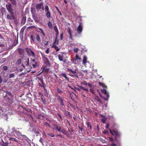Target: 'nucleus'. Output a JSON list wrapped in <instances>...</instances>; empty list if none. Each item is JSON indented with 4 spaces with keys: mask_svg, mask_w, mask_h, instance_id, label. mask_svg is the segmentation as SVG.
Here are the masks:
<instances>
[{
    "mask_svg": "<svg viewBox=\"0 0 146 146\" xmlns=\"http://www.w3.org/2000/svg\"><path fill=\"white\" fill-rule=\"evenodd\" d=\"M15 133L17 136H19V135H21L22 136H26L25 135H21V133L19 131H15Z\"/></svg>",
    "mask_w": 146,
    "mask_h": 146,
    "instance_id": "obj_24",
    "label": "nucleus"
},
{
    "mask_svg": "<svg viewBox=\"0 0 146 146\" xmlns=\"http://www.w3.org/2000/svg\"><path fill=\"white\" fill-rule=\"evenodd\" d=\"M43 5V4L42 3L36 4V9L37 10H40L41 9Z\"/></svg>",
    "mask_w": 146,
    "mask_h": 146,
    "instance_id": "obj_14",
    "label": "nucleus"
},
{
    "mask_svg": "<svg viewBox=\"0 0 146 146\" xmlns=\"http://www.w3.org/2000/svg\"><path fill=\"white\" fill-rule=\"evenodd\" d=\"M82 90L86 91L87 92H88L89 91L88 89L85 88L83 87H82Z\"/></svg>",
    "mask_w": 146,
    "mask_h": 146,
    "instance_id": "obj_47",
    "label": "nucleus"
},
{
    "mask_svg": "<svg viewBox=\"0 0 146 146\" xmlns=\"http://www.w3.org/2000/svg\"><path fill=\"white\" fill-rule=\"evenodd\" d=\"M43 123L44 125H45L48 126L49 128H50L51 127V126L50 125V124H48V123L44 122Z\"/></svg>",
    "mask_w": 146,
    "mask_h": 146,
    "instance_id": "obj_37",
    "label": "nucleus"
},
{
    "mask_svg": "<svg viewBox=\"0 0 146 146\" xmlns=\"http://www.w3.org/2000/svg\"><path fill=\"white\" fill-rule=\"evenodd\" d=\"M5 6L7 10L10 14H11L12 15L13 14V9L12 8L11 4L9 3L8 4H6Z\"/></svg>",
    "mask_w": 146,
    "mask_h": 146,
    "instance_id": "obj_9",
    "label": "nucleus"
},
{
    "mask_svg": "<svg viewBox=\"0 0 146 146\" xmlns=\"http://www.w3.org/2000/svg\"><path fill=\"white\" fill-rule=\"evenodd\" d=\"M98 84L100 86H101L103 88H107V86L102 83L99 82L98 83Z\"/></svg>",
    "mask_w": 146,
    "mask_h": 146,
    "instance_id": "obj_20",
    "label": "nucleus"
},
{
    "mask_svg": "<svg viewBox=\"0 0 146 146\" xmlns=\"http://www.w3.org/2000/svg\"><path fill=\"white\" fill-rule=\"evenodd\" d=\"M57 91L58 93H61L62 92V91L60 89L58 88H57Z\"/></svg>",
    "mask_w": 146,
    "mask_h": 146,
    "instance_id": "obj_40",
    "label": "nucleus"
},
{
    "mask_svg": "<svg viewBox=\"0 0 146 146\" xmlns=\"http://www.w3.org/2000/svg\"><path fill=\"white\" fill-rule=\"evenodd\" d=\"M45 52L46 54H48L49 53V48H47L45 50Z\"/></svg>",
    "mask_w": 146,
    "mask_h": 146,
    "instance_id": "obj_53",
    "label": "nucleus"
},
{
    "mask_svg": "<svg viewBox=\"0 0 146 146\" xmlns=\"http://www.w3.org/2000/svg\"><path fill=\"white\" fill-rule=\"evenodd\" d=\"M22 60L23 61V64L22 63V66L24 68H25L24 64L26 66H29V58L26 57L24 59H23V58H22Z\"/></svg>",
    "mask_w": 146,
    "mask_h": 146,
    "instance_id": "obj_4",
    "label": "nucleus"
},
{
    "mask_svg": "<svg viewBox=\"0 0 146 146\" xmlns=\"http://www.w3.org/2000/svg\"><path fill=\"white\" fill-rule=\"evenodd\" d=\"M38 29L41 31L42 33V34L43 36H44L45 35V34L44 32L43 31L41 28H38Z\"/></svg>",
    "mask_w": 146,
    "mask_h": 146,
    "instance_id": "obj_38",
    "label": "nucleus"
},
{
    "mask_svg": "<svg viewBox=\"0 0 146 146\" xmlns=\"http://www.w3.org/2000/svg\"><path fill=\"white\" fill-rule=\"evenodd\" d=\"M56 97L58 100V102H60V105L61 106H64V100L62 97L59 95H57Z\"/></svg>",
    "mask_w": 146,
    "mask_h": 146,
    "instance_id": "obj_6",
    "label": "nucleus"
},
{
    "mask_svg": "<svg viewBox=\"0 0 146 146\" xmlns=\"http://www.w3.org/2000/svg\"><path fill=\"white\" fill-rule=\"evenodd\" d=\"M8 144V142H5L3 141L1 145L3 146H7Z\"/></svg>",
    "mask_w": 146,
    "mask_h": 146,
    "instance_id": "obj_32",
    "label": "nucleus"
},
{
    "mask_svg": "<svg viewBox=\"0 0 146 146\" xmlns=\"http://www.w3.org/2000/svg\"><path fill=\"white\" fill-rule=\"evenodd\" d=\"M26 21V17H23L22 19L21 24L24 25L25 24Z\"/></svg>",
    "mask_w": 146,
    "mask_h": 146,
    "instance_id": "obj_18",
    "label": "nucleus"
},
{
    "mask_svg": "<svg viewBox=\"0 0 146 146\" xmlns=\"http://www.w3.org/2000/svg\"><path fill=\"white\" fill-rule=\"evenodd\" d=\"M28 20L29 22H33V20L30 18H29L28 19Z\"/></svg>",
    "mask_w": 146,
    "mask_h": 146,
    "instance_id": "obj_58",
    "label": "nucleus"
},
{
    "mask_svg": "<svg viewBox=\"0 0 146 146\" xmlns=\"http://www.w3.org/2000/svg\"><path fill=\"white\" fill-rule=\"evenodd\" d=\"M38 95L39 96H41V97H43V93L41 92H39L38 93Z\"/></svg>",
    "mask_w": 146,
    "mask_h": 146,
    "instance_id": "obj_52",
    "label": "nucleus"
},
{
    "mask_svg": "<svg viewBox=\"0 0 146 146\" xmlns=\"http://www.w3.org/2000/svg\"><path fill=\"white\" fill-rule=\"evenodd\" d=\"M77 30L78 33V34H81L83 30L82 27L81 25V24H79V26L78 27Z\"/></svg>",
    "mask_w": 146,
    "mask_h": 146,
    "instance_id": "obj_11",
    "label": "nucleus"
},
{
    "mask_svg": "<svg viewBox=\"0 0 146 146\" xmlns=\"http://www.w3.org/2000/svg\"><path fill=\"white\" fill-rule=\"evenodd\" d=\"M83 125H84L83 124H82V125L81 127L79 125H78V127L80 130L82 132V131L83 130Z\"/></svg>",
    "mask_w": 146,
    "mask_h": 146,
    "instance_id": "obj_34",
    "label": "nucleus"
},
{
    "mask_svg": "<svg viewBox=\"0 0 146 146\" xmlns=\"http://www.w3.org/2000/svg\"><path fill=\"white\" fill-rule=\"evenodd\" d=\"M57 137H58V136H59V137H60L61 138H64V137H63V136H62V135H61V134H58L57 135Z\"/></svg>",
    "mask_w": 146,
    "mask_h": 146,
    "instance_id": "obj_64",
    "label": "nucleus"
},
{
    "mask_svg": "<svg viewBox=\"0 0 146 146\" xmlns=\"http://www.w3.org/2000/svg\"><path fill=\"white\" fill-rule=\"evenodd\" d=\"M36 40L38 42L41 41L40 38V35H37L36 36Z\"/></svg>",
    "mask_w": 146,
    "mask_h": 146,
    "instance_id": "obj_27",
    "label": "nucleus"
},
{
    "mask_svg": "<svg viewBox=\"0 0 146 146\" xmlns=\"http://www.w3.org/2000/svg\"><path fill=\"white\" fill-rule=\"evenodd\" d=\"M75 58L76 59V60L77 59L80 60L81 59L80 58L79 56L77 54H76V55Z\"/></svg>",
    "mask_w": 146,
    "mask_h": 146,
    "instance_id": "obj_45",
    "label": "nucleus"
},
{
    "mask_svg": "<svg viewBox=\"0 0 146 146\" xmlns=\"http://www.w3.org/2000/svg\"><path fill=\"white\" fill-rule=\"evenodd\" d=\"M110 133L113 135H115V141H117L118 139H120L121 134L120 132L117 131H115L113 130L112 131L111 129H109Z\"/></svg>",
    "mask_w": 146,
    "mask_h": 146,
    "instance_id": "obj_3",
    "label": "nucleus"
},
{
    "mask_svg": "<svg viewBox=\"0 0 146 146\" xmlns=\"http://www.w3.org/2000/svg\"><path fill=\"white\" fill-rule=\"evenodd\" d=\"M52 47L54 48L56 50V51H58L60 50V48L56 46V44L53 45Z\"/></svg>",
    "mask_w": 146,
    "mask_h": 146,
    "instance_id": "obj_23",
    "label": "nucleus"
},
{
    "mask_svg": "<svg viewBox=\"0 0 146 146\" xmlns=\"http://www.w3.org/2000/svg\"><path fill=\"white\" fill-rule=\"evenodd\" d=\"M25 50L28 55L31 56V55L33 57H35V55L34 52L32 50L31 48H26L25 49Z\"/></svg>",
    "mask_w": 146,
    "mask_h": 146,
    "instance_id": "obj_7",
    "label": "nucleus"
},
{
    "mask_svg": "<svg viewBox=\"0 0 146 146\" xmlns=\"http://www.w3.org/2000/svg\"><path fill=\"white\" fill-rule=\"evenodd\" d=\"M81 84L84 85L85 86H87L88 85V83L86 81H83L81 82Z\"/></svg>",
    "mask_w": 146,
    "mask_h": 146,
    "instance_id": "obj_39",
    "label": "nucleus"
},
{
    "mask_svg": "<svg viewBox=\"0 0 146 146\" xmlns=\"http://www.w3.org/2000/svg\"><path fill=\"white\" fill-rule=\"evenodd\" d=\"M37 63L35 62V64H33V66L34 67V68H35L36 67V66H37Z\"/></svg>",
    "mask_w": 146,
    "mask_h": 146,
    "instance_id": "obj_63",
    "label": "nucleus"
},
{
    "mask_svg": "<svg viewBox=\"0 0 146 146\" xmlns=\"http://www.w3.org/2000/svg\"><path fill=\"white\" fill-rule=\"evenodd\" d=\"M33 18L34 19V20L35 21V22L36 23H38L39 22V20L38 19L37 17L36 16H34L33 17Z\"/></svg>",
    "mask_w": 146,
    "mask_h": 146,
    "instance_id": "obj_28",
    "label": "nucleus"
},
{
    "mask_svg": "<svg viewBox=\"0 0 146 146\" xmlns=\"http://www.w3.org/2000/svg\"><path fill=\"white\" fill-rule=\"evenodd\" d=\"M58 40L57 38V37H56L55 40L53 43V45L56 44H58Z\"/></svg>",
    "mask_w": 146,
    "mask_h": 146,
    "instance_id": "obj_22",
    "label": "nucleus"
},
{
    "mask_svg": "<svg viewBox=\"0 0 146 146\" xmlns=\"http://www.w3.org/2000/svg\"><path fill=\"white\" fill-rule=\"evenodd\" d=\"M3 68L4 69L6 70L8 69V67L6 66H4L3 67Z\"/></svg>",
    "mask_w": 146,
    "mask_h": 146,
    "instance_id": "obj_60",
    "label": "nucleus"
},
{
    "mask_svg": "<svg viewBox=\"0 0 146 146\" xmlns=\"http://www.w3.org/2000/svg\"><path fill=\"white\" fill-rule=\"evenodd\" d=\"M78 48H74V52L76 53H77L78 52Z\"/></svg>",
    "mask_w": 146,
    "mask_h": 146,
    "instance_id": "obj_51",
    "label": "nucleus"
},
{
    "mask_svg": "<svg viewBox=\"0 0 146 146\" xmlns=\"http://www.w3.org/2000/svg\"><path fill=\"white\" fill-rule=\"evenodd\" d=\"M9 140L10 141H15L17 142H18V140H17L15 138L11 137L9 139Z\"/></svg>",
    "mask_w": 146,
    "mask_h": 146,
    "instance_id": "obj_30",
    "label": "nucleus"
},
{
    "mask_svg": "<svg viewBox=\"0 0 146 146\" xmlns=\"http://www.w3.org/2000/svg\"><path fill=\"white\" fill-rule=\"evenodd\" d=\"M25 28H26V27L25 26H24V27H23L21 30V31H20L21 32H23L24 30L25 29Z\"/></svg>",
    "mask_w": 146,
    "mask_h": 146,
    "instance_id": "obj_48",
    "label": "nucleus"
},
{
    "mask_svg": "<svg viewBox=\"0 0 146 146\" xmlns=\"http://www.w3.org/2000/svg\"><path fill=\"white\" fill-rule=\"evenodd\" d=\"M71 62L72 63H74V64H76V59H74L73 58L72 59H71Z\"/></svg>",
    "mask_w": 146,
    "mask_h": 146,
    "instance_id": "obj_36",
    "label": "nucleus"
},
{
    "mask_svg": "<svg viewBox=\"0 0 146 146\" xmlns=\"http://www.w3.org/2000/svg\"><path fill=\"white\" fill-rule=\"evenodd\" d=\"M46 86L45 84L44 85V86L43 85L42 86V87H43V88L44 89V91L46 92H47V90L45 88L46 87Z\"/></svg>",
    "mask_w": 146,
    "mask_h": 146,
    "instance_id": "obj_57",
    "label": "nucleus"
},
{
    "mask_svg": "<svg viewBox=\"0 0 146 146\" xmlns=\"http://www.w3.org/2000/svg\"><path fill=\"white\" fill-rule=\"evenodd\" d=\"M54 30L55 31H58V29L57 27L56 26H54Z\"/></svg>",
    "mask_w": 146,
    "mask_h": 146,
    "instance_id": "obj_54",
    "label": "nucleus"
},
{
    "mask_svg": "<svg viewBox=\"0 0 146 146\" xmlns=\"http://www.w3.org/2000/svg\"><path fill=\"white\" fill-rule=\"evenodd\" d=\"M54 126L55 127L54 129L55 130L58 132H61L63 134L68 136L69 134L67 131L65 129H62V127L60 126H59L57 124H54Z\"/></svg>",
    "mask_w": 146,
    "mask_h": 146,
    "instance_id": "obj_1",
    "label": "nucleus"
},
{
    "mask_svg": "<svg viewBox=\"0 0 146 146\" xmlns=\"http://www.w3.org/2000/svg\"><path fill=\"white\" fill-rule=\"evenodd\" d=\"M15 75L13 73L11 74L9 76V78H11L13 77H14Z\"/></svg>",
    "mask_w": 146,
    "mask_h": 146,
    "instance_id": "obj_46",
    "label": "nucleus"
},
{
    "mask_svg": "<svg viewBox=\"0 0 146 146\" xmlns=\"http://www.w3.org/2000/svg\"><path fill=\"white\" fill-rule=\"evenodd\" d=\"M54 126L55 127L54 129L55 130L58 132H61L63 134L68 136L69 134L67 131L65 129H62V127L60 126H59L57 124H54Z\"/></svg>",
    "mask_w": 146,
    "mask_h": 146,
    "instance_id": "obj_2",
    "label": "nucleus"
},
{
    "mask_svg": "<svg viewBox=\"0 0 146 146\" xmlns=\"http://www.w3.org/2000/svg\"><path fill=\"white\" fill-rule=\"evenodd\" d=\"M68 33L69 35L70 38H71V40H72L73 38L71 33V29L70 28H68Z\"/></svg>",
    "mask_w": 146,
    "mask_h": 146,
    "instance_id": "obj_16",
    "label": "nucleus"
},
{
    "mask_svg": "<svg viewBox=\"0 0 146 146\" xmlns=\"http://www.w3.org/2000/svg\"><path fill=\"white\" fill-rule=\"evenodd\" d=\"M58 59L60 61H63V55L61 56L60 55L58 54Z\"/></svg>",
    "mask_w": 146,
    "mask_h": 146,
    "instance_id": "obj_26",
    "label": "nucleus"
},
{
    "mask_svg": "<svg viewBox=\"0 0 146 146\" xmlns=\"http://www.w3.org/2000/svg\"><path fill=\"white\" fill-rule=\"evenodd\" d=\"M46 86L45 84L44 85V86L43 85L42 86V87H43V88L44 89V91L46 92H47V90L45 88L46 87Z\"/></svg>",
    "mask_w": 146,
    "mask_h": 146,
    "instance_id": "obj_56",
    "label": "nucleus"
},
{
    "mask_svg": "<svg viewBox=\"0 0 146 146\" xmlns=\"http://www.w3.org/2000/svg\"><path fill=\"white\" fill-rule=\"evenodd\" d=\"M18 51L20 55L24 56V51L23 49L21 48H19L18 49Z\"/></svg>",
    "mask_w": 146,
    "mask_h": 146,
    "instance_id": "obj_13",
    "label": "nucleus"
},
{
    "mask_svg": "<svg viewBox=\"0 0 146 146\" xmlns=\"http://www.w3.org/2000/svg\"><path fill=\"white\" fill-rule=\"evenodd\" d=\"M48 25L49 27V28L50 29H51L52 28V23L50 21H49L48 24Z\"/></svg>",
    "mask_w": 146,
    "mask_h": 146,
    "instance_id": "obj_21",
    "label": "nucleus"
},
{
    "mask_svg": "<svg viewBox=\"0 0 146 146\" xmlns=\"http://www.w3.org/2000/svg\"><path fill=\"white\" fill-rule=\"evenodd\" d=\"M21 60H22V59H21L18 60L16 62L17 64L18 65H20L21 64Z\"/></svg>",
    "mask_w": 146,
    "mask_h": 146,
    "instance_id": "obj_41",
    "label": "nucleus"
},
{
    "mask_svg": "<svg viewBox=\"0 0 146 146\" xmlns=\"http://www.w3.org/2000/svg\"><path fill=\"white\" fill-rule=\"evenodd\" d=\"M87 58L86 56H84L83 57V64H85L87 62Z\"/></svg>",
    "mask_w": 146,
    "mask_h": 146,
    "instance_id": "obj_19",
    "label": "nucleus"
},
{
    "mask_svg": "<svg viewBox=\"0 0 146 146\" xmlns=\"http://www.w3.org/2000/svg\"><path fill=\"white\" fill-rule=\"evenodd\" d=\"M47 135L48 136H49L50 137H53L55 136V135L54 133H48L47 134Z\"/></svg>",
    "mask_w": 146,
    "mask_h": 146,
    "instance_id": "obj_33",
    "label": "nucleus"
},
{
    "mask_svg": "<svg viewBox=\"0 0 146 146\" xmlns=\"http://www.w3.org/2000/svg\"><path fill=\"white\" fill-rule=\"evenodd\" d=\"M31 13H32V17H34L35 16V10L34 11V12H31Z\"/></svg>",
    "mask_w": 146,
    "mask_h": 146,
    "instance_id": "obj_59",
    "label": "nucleus"
},
{
    "mask_svg": "<svg viewBox=\"0 0 146 146\" xmlns=\"http://www.w3.org/2000/svg\"><path fill=\"white\" fill-rule=\"evenodd\" d=\"M13 132H14L15 133V131H16L17 130H16L15 128V127H13L12 129Z\"/></svg>",
    "mask_w": 146,
    "mask_h": 146,
    "instance_id": "obj_61",
    "label": "nucleus"
},
{
    "mask_svg": "<svg viewBox=\"0 0 146 146\" xmlns=\"http://www.w3.org/2000/svg\"><path fill=\"white\" fill-rule=\"evenodd\" d=\"M66 71L69 72L70 73H71L72 74H74L73 75L71 76L72 77L74 76L77 78L78 77V76L77 75V73H76L77 70L75 69V70H73L71 69L67 68Z\"/></svg>",
    "mask_w": 146,
    "mask_h": 146,
    "instance_id": "obj_5",
    "label": "nucleus"
},
{
    "mask_svg": "<svg viewBox=\"0 0 146 146\" xmlns=\"http://www.w3.org/2000/svg\"><path fill=\"white\" fill-rule=\"evenodd\" d=\"M45 12L46 13V16L48 18L50 17V14L49 11V9L48 6L46 5L45 8Z\"/></svg>",
    "mask_w": 146,
    "mask_h": 146,
    "instance_id": "obj_10",
    "label": "nucleus"
},
{
    "mask_svg": "<svg viewBox=\"0 0 146 146\" xmlns=\"http://www.w3.org/2000/svg\"><path fill=\"white\" fill-rule=\"evenodd\" d=\"M44 60L46 65L47 66H50L51 64L48 58L44 56Z\"/></svg>",
    "mask_w": 146,
    "mask_h": 146,
    "instance_id": "obj_12",
    "label": "nucleus"
},
{
    "mask_svg": "<svg viewBox=\"0 0 146 146\" xmlns=\"http://www.w3.org/2000/svg\"><path fill=\"white\" fill-rule=\"evenodd\" d=\"M101 115L102 116V117L104 118H103V119H102V122L103 123H105V122H106V117L104 116V115Z\"/></svg>",
    "mask_w": 146,
    "mask_h": 146,
    "instance_id": "obj_29",
    "label": "nucleus"
},
{
    "mask_svg": "<svg viewBox=\"0 0 146 146\" xmlns=\"http://www.w3.org/2000/svg\"><path fill=\"white\" fill-rule=\"evenodd\" d=\"M57 115L60 118V119H61V120H62V115L59 113H58Z\"/></svg>",
    "mask_w": 146,
    "mask_h": 146,
    "instance_id": "obj_49",
    "label": "nucleus"
},
{
    "mask_svg": "<svg viewBox=\"0 0 146 146\" xmlns=\"http://www.w3.org/2000/svg\"><path fill=\"white\" fill-rule=\"evenodd\" d=\"M56 9L57 10V11L59 13L60 15L62 16V13H61L60 11V10L58 9V7H56Z\"/></svg>",
    "mask_w": 146,
    "mask_h": 146,
    "instance_id": "obj_44",
    "label": "nucleus"
},
{
    "mask_svg": "<svg viewBox=\"0 0 146 146\" xmlns=\"http://www.w3.org/2000/svg\"><path fill=\"white\" fill-rule=\"evenodd\" d=\"M43 117H44L42 115H41V114H39L38 115V119H42L41 117H42V118Z\"/></svg>",
    "mask_w": 146,
    "mask_h": 146,
    "instance_id": "obj_42",
    "label": "nucleus"
},
{
    "mask_svg": "<svg viewBox=\"0 0 146 146\" xmlns=\"http://www.w3.org/2000/svg\"><path fill=\"white\" fill-rule=\"evenodd\" d=\"M108 131L106 130H105L103 132V133L104 134H108Z\"/></svg>",
    "mask_w": 146,
    "mask_h": 146,
    "instance_id": "obj_50",
    "label": "nucleus"
},
{
    "mask_svg": "<svg viewBox=\"0 0 146 146\" xmlns=\"http://www.w3.org/2000/svg\"><path fill=\"white\" fill-rule=\"evenodd\" d=\"M63 38V34L62 33L60 35V39L62 40Z\"/></svg>",
    "mask_w": 146,
    "mask_h": 146,
    "instance_id": "obj_62",
    "label": "nucleus"
},
{
    "mask_svg": "<svg viewBox=\"0 0 146 146\" xmlns=\"http://www.w3.org/2000/svg\"><path fill=\"white\" fill-rule=\"evenodd\" d=\"M61 76H62L63 77H64V78L66 79L68 81H69V78L67 77L66 74L64 73H62L61 74Z\"/></svg>",
    "mask_w": 146,
    "mask_h": 146,
    "instance_id": "obj_25",
    "label": "nucleus"
},
{
    "mask_svg": "<svg viewBox=\"0 0 146 146\" xmlns=\"http://www.w3.org/2000/svg\"><path fill=\"white\" fill-rule=\"evenodd\" d=\"M11 15V16L9 14H8L7 15V19H9L10 20H12L13 19H15V17H14V16L13 15L11 14H10Z\"/></svg>",
    "mask_w": 146,
    "mask_h": 146,
    "instance_id": "obj_15",
    "label": "nucleus"
},
{
    "mask_svg": "<svg viewBox=\"0 0 146 146\" xmlns=\"http://www.w3.org/2000/svg\"><path fill=\"white\" fill-rule=\"evenodd\" d=\"M87 127H89L90 128V129H92V125L91 124H90L89 122H88L87 123Z\"/></svg>",
    "mask_w": 146,
    "mask_h": 146,
    "instance_id": "obj_35",
    "label": "nucleus"
},
{
    "mask_svg": "<svg viewBox=\"0 0 146 146\" xmlns=\"http://www.w3.org/2000/svg\"><path fill=\"white\" fill-rule=\"evenodd\" d=\"M43 71H44L46 72H48L49 70L50 69L49 68H47L46 66L44 67L43 69Z\"/></svg>",
    "mask_w": 146,
    "mask_h": 146,
    "instance_id": "obj_17",
    "label": "nucleus"
},
{
    "mask_svg": "<svg viewBox=\"0 0 146 146\" xmlns=\"http://www.w3.org/2000/svg\"><path fill=\"white\" fill-rule=\"evenodd\" d=\"M30 38L31 40H32L33 42H35V38H34L33 36V35H31L30 37Z\"/></svg>",
    "mask_w": 146,
    "mask_h": 146,
    "instance_id": "obj_43",
    "label": "nucleus"
},
{
    "mask_svg": "<svg viewBox=\"0 0 146 146\" xmlns=\"http://www.w3.org/2000/svg\"><path fill=\"white\" fill-rule=\"evenodd\" d=\"M12 4L14 5H16V0H10Z\"/></svg>",
    "mask_w": 146,
    "mask_h": 146,
    "instance_id": "obj_31",
    "label": "nucleus"
},
{
    "mask_svg": "<svg viewBox=\"0 0 146 146\" xmlns=\"http://www.w3.org/2000/svg\"><path fill=\"white\" fill-rule=\"evenodd\" d=\"M41 99L42 101V102L44 103L46 102V100L45 99L43 98V97H41Z\"/></svg>",
    "mask_w": 146,
    "mask_h": 146,
    "instance_id": "obj_55",
    "label": "nucleus"
},
{
    "mask_svg": "<svg viewBox=\"0 0 146 146\" xmlns=\"http://www.w3.org/2000/svg\"><path fill=\"white\" fill-rule=\"evenodd\" d=\"M101 91L102 92L104 93V94L106 96L105 97H103V98L104 99V100L107 101L109 97V94L107 93V91L106 89H101Z\"/></svg>",
    "mask_w": 146,
    "mask_h": 146,
    "instance_id": "obj_8",
    "label": "nucleus"
}]
</instances>
